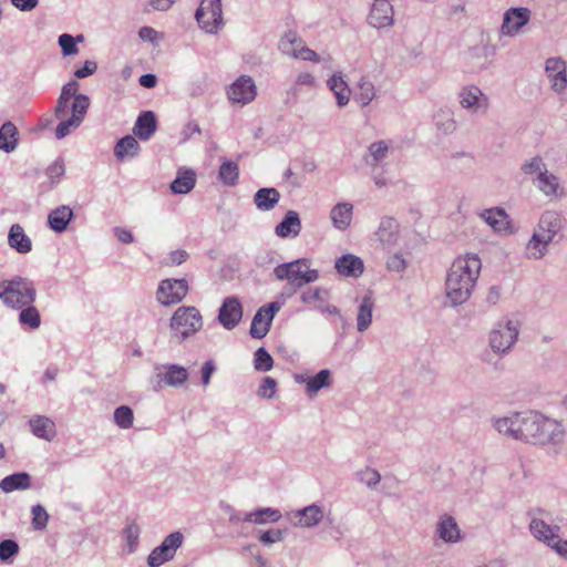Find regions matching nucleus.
Here are the masks:
<instances>
[{"label": "nucleus", "mask_w": 567, "mask_h": 567, "mask_svg": "<svg viewBox=\"0 0 567 567\" xmlns=\"http://www.w3.org/2000/svg\"><path fill=\"white\" fill-rule=\"evenodd\" d=\"M482 268L481 259L475 254L457 257L449 269L445 290L452 306L466 302L478 279Z\"/></svg>", "instance_id": "obj_1"}, {"label": "nucleus", "mask_w": 567, "mask_h": 567, "mask_svg": "<svg viewBox=\"0 0 567 567\" xmlns=\"http://www.w3.org/2000/svg\"><path fill=\"white\" fill-rule=\"evenodd\" d=\"M518 440L532 444H547L560 441L563 430L559 423L539 412H522Z\"/></svg>", "instance_id": "obj_2"}, {"label": "nucleus", "mask_w": 567, "mask_h": 567, "mask_svg": "<svg viewBox=\"0 0 567 567\" xmlns=\"http://www.w3.org/2000/svg\"><path fill=\"white\" fill-rule=\"evenodd\" d=\"M563 228L561 216L555 210H546L542 214L534 233L526 244L528 259L538 260L547 255L549 245Z\"/></svg>", "instance_id": "obj_3"}, {"label": "nucleus", "mask_w": 567, "mask_h": 567, "mask_svg": "<svg viewBox=\"0 0 567 567\" xmlns=\"http://www.w3.org/2000/svg\"><path fill=\"white\" fill-rule=\"evenodd\" d=\"M35 296L34 284L29 278L16 276L0 282V299L12 309H21L32 305Z\"/></svg>", "instance_id": "obj_4"}, {"label": "nucleus", "mask_w": 567, "mask_h": 567, "mask_svg": "<svg viewBox=\"0 0 567 567\" xmlns=\"http://www.w3.org/2000/svg\"><path fill=\"white\" fill-rule=\"evenodd\" d=\"M520 322L503 318L497 321L488 334V346L497 355H506L518 340Z\"/></svg>", "instance_id": "obj_5"}, {"label": "nucleus", "mask_w": 567, "mask_h": 567, "mask_svg": "<svg viewBox=\"0 0 567 567\" xmlns=\"http://www.w3.org/2000/svg\"><path fill=\"white\" fill-rule=\"evenodd\" d=\"M203 327L200 312L192 306H182L171 318L169 328L172 338L178 343L195 334Z\"/></svg>", "instance_id": "obj_6"}, {"label": "nucleus", "mask_w": 567, "mask_h": 567, "mask_svg": "<svg viewBox=\"0 0 567 567\" xmlns=\"http://www.w3.org/2000/svg\"><path fill=\"white\" fill-rule=\"evenodd\" d=\"M195 19L206 33L216 34L224 27L221 0H202Z\"/></svg>", "instance_id": "obj_7"}, {"label": "nucleus", "mask_w": 567, "mask_h": 567, "mask_svg": "<svg viewBox=\"0 0 567 567\" xmlns=\"http://www.w3.org/2000/svg\"><path fill=\"white\" fill-rule=\"evenodd\" d=\"M90 97L87 95H80L72 101L71 116L68 118H60L61 122L55 128L56 138L61 140L68 136L72 131L76 130L85 118L90 107Z\"/></svg>", "instance_id": "obj_8"}, {"label": "nucleus", "mask_w": 567, "mask_h": 567, "mask_svg": "<svg viewBox=\"0 0 567 567\" xmlns=\"http://www.w3.org/2000/svg\"><path fill=\"white\" fill-rule=\"evenodd\" d=\"M279 48L284 54L300 59L303 61H310L315 63L320 62L319 54L305 45L303 40L295 32L288 31L280 39Z\"/></svg>", "instance_id": "obj_9"}, {"label": "nucleus", "mask_w": 567, "mask_h": 567, "mask_svg": "<svg viewBox=\"0 0 567 567\" xmlns=\"http://www.w3.org/2000/svg\"><path fill=\"white\" fill-rule=\"evenodd\" d=\"M458 102L461 106L472 114L485 115L489 110V99L476 85H466L458 92Z\"/></svg>", "instance_id": "obj_10"}, {"label": "nucleus", "mask_w": 567, "mask_h": 567, "mask_svg": "<svg viewBox=\"0 0 567 567\" xmlns=\"http://www.w3.org/2000/svg\"><path fill=\"white\" fill-rule=\"evenodd\" d=\"M188 292V284L185 279L162 280L156 297L163 306H171L181 302Z\"/></svg>", "instance_id": "obj_11"}, {"label": "nucleus", "mask_w": 567, "mask_h": 567, "mask_svg": "<svg viewBox=\"0 0 567 567\" xmlns=\"http://www.w3.org/2000/svg\"><path fill=\"white\" fill-rule=\"evenodd\" d=\"M279 309L280 303L277 301L260 307L252 318L249 330L250 336L255 339L264 338L268 333L272 319Z\"/></svg>", "instance_id": "obj_12"}, {"label": "nucleus", "mask_w": 567, "mask_h": 567, "mask_svg": "<svg viewBox=\"0 0 567 567\" xmlns=\"http://www.w3.org/2000/svg\"><path fill=\"white\" fill-rule=\"evenodd\" d=\"M293 380L298 384H305L306 395L312 399L320 390L332 385V373L329 369H322L313 377H309L303 373H296L293 375Z\"/></svg>", "instance_id": "obj_13"}, {"label": "nucleus", "mask_w": 567, "mask_h": 567, "mask_svg": "<svg viewBox=\"0 0 567 567\" xmlns=\"http://www.w3.org/2000/svg\"><path fill=\"white\" fill-rule=\"evenodd\" d=\"M228 97L241 105L252 102L257 95L254 80L248 75H240L228 89Z\"/></svg>", "instance_id": "obj_14"}, {"label": "nucleus", "mask_w": 567, "mask_h": 567, "mask_svg": "<svg viewBox=\"0 0 567 567\" xmlns=\"http://www.w3.org/2000/svg\"><path fill=\"white\" fill-rule=\"evenodd\" d=\"M530 19V10L518 7L508 9L503 17L501 32L507 37H515L520 29L528 23Z\"/></svg>", "instance_id": "obj_15"}, {"label": "nucleus", "mask_w": 567, "mask_h": 567, "mask_svg": "<svg viewBox=\"0 0 567 567\" xmlns=\"http://www.w3.org/2000/svg\"><path fill=\"white\" fill-rule=\"evenodd\" d=\"M566 63L561 58H549L545 62V73L554 92L560 94L567 87Z\"/></svg>", "instance_id": "obj_16"}, {"label": "nucleus", "mask_w": 567, "mask_h": 567, "mask_svg": "<svg viewBox=\"0 0 567 567\" xmlns=\"http://www.w3.org/2000/svg\"><path fill=\"white\" fill-rule=\"evenodd\" d=\"M368 23L375 29L392 27L394 23L392 1L373 2L368 14Z\"/></svg>", "instance_id": "obj_17"}, {"label": "nucleus", "mask_w": 567, "mask_h": 567, "mask_svg": "<svg viewBox=\"0 0 567 567\" xmlns=\"http://www.w3.org/2000/svg\"><path fill=\"white\" fill-rule=\"evenodd\" d=\"M243 317V306L237 297H227L218 312L219 322L227 330H231L238 326Z\"/></svg>", "instance_id": "obj_18"}, {"label": "nucleus", "mask_w": 567, "mask_h": 567, "mask_svg": "<svg viewBox=\"0 0 567 567\" xmlns=\"http://www.w3.org/2000/svg\"><path fill=\"white\" fill-rule=\"evenodd\" d=\"M155 370L159 386L164 383L165 385L177 388L188 380L187 369L178 364H165L156 367Z\"/></svg>", "instance_id": "obj_19"}, {"label": "nucleus", "mask_w": 567, "mask_h": 567, "mask_svg": "<svg viewBox=\"0 0 567 567\" xmlns=\"http://www.w3.org/2000/svg\"><path fill=\"white\" fill-rule=\"evenodd\" d=\"M533 184L546 197H559L564 194L559 178L547 168L539 176L533 177Z\"/></svg>", "instance_id": "obj_20"}, {"label": "nucleus", "mask_w": 567, "mask_h": 567, "mask_svg": "<svg viewBox=\"0 0 567 567\" xmlns=\"http://www.w3.org/2000/svg\"><path fill=\"white\" fill-rule=\"evenodd\" d=\"M337 271L344 277L358 278L363 274L364 266L360 257L346 254L336 260Z\"/></svg>", "instance_id": "obj_21"}, {"label": "nucleus", "mask_w": 567, "mask_h": 567, "mask_svg": "<svg viewBox=\"0 0 567 567\" xmlns=\"http://www.w3.org/2000/svg\"><path fill=\"white\" fill-rule=\"evenodd\" d=\"M301 220L296 210H288L276 226L275 234L280 238L297 237L301 231Z\"/></svg>", "instance_id": "obj_22"}, {"label": "nucleus", "mask_w": 567, "mask_h": 567, "mask_svg": "<svg viewBox=\"0 0 567 567\" xmlns=\"http://www.w3.org/2000/svg\"><path fill=\"white\" fill-rule=\"evenodd\" d=\"M481 217L486 224H488L493 228L494 231L499 234L509 233L508 215L503 208L494 207L485 209L481 214Z\"/></svg>", "instance_id": "obj_23"}, {"label": "nucleus", "mask_w": 567, "mask_h": 567, "mask_svg": "<svg viewBox=\"0 0 567 567\" xmlns=\"http://www.w3.org/2000/svg\"><path fill=\"white\" fill-rule=\"evenodd\" d=\"M522 412H516L507 416L493 419L494 429L503 435L518 440Z\"/></svg>", "instance_id": "obj_24"}, {"label": "nucleus", "mask_w": 567, "mask_h": 567, "mask_svg": "<svg viewBox=\"0 0 567 567\" xmlns=\"http://www.w3.org/2000/svg\"><path fill=\"white\" fill-rule=\"evenodd\" d=\"M353 205L350 203H338L330 210L332 225L338 230H347L352 221Z\"/></svg>", "instance_id": "obj_25"}, {"label": "nucleus", "mask_w": 567, "mask_h": 567, "mask_svg": "<svg viewBox=\"0 0 567 567\" xmlns=\"http://www.w3.org/2000/svg\"><path fill=\"white\" fill-rule=\"evenodd\" d=\"M157 121L152 111L142 112L135 122L133 133L142 141H147L156 131Z\"/></svg>", "instance_id": "obj_26"}, {"label": "nucleus", "mask_w": 567, "mask_h": 567, "mask_svg": "<svg viewBox=\"0 0 567 567\" xmlns=\"http://www.w3.org/2000/svg\"><path fill=\"white\" fill-rule=\"evenodd\" d=\"M73 218V210L68 205H61L48 216V224L55 233H63Z\"/></svg>", "instance_id": "obj_27"}, {"label": "nucleus", "mask_w": 567, "mask_h": 567, "mask_svg": "<svg viewBox=\"0 0 567 567\" xmlns=\"http://www.w3.org/2000/svg\"><path fill=\"white\" fill-rule=\"evenodd\" d=\"M399 235V224L392 217L384 216L381 218L378 230L375 231L377 238L382 245H393Z\"/></svg>", "instance_id": "obj_28"}, {"label": "nucleus", "mask_w": 567, "mask_h": 567, "mask_svg": "<svg viewBox=\"0 0 567 567\" xmlns=\"http://www.w3.org/2000/svg\"><path fill=\"white\" fill-rule=\"evenodd\" d=\"M280 193L274 187H264L254 195V203L261 212H269L279 203Z\"/></svg>", "instance_id": "obj_29"}, {"label": "nucleus", "mask_w": 567, "mask_h": 567, "mask_svg": "<svg viewBox=\"0 0 567 567\" xmlns=\"http://www.w3.org/2000/svg\"><path fill=\"white\" fill-rule=\"evenodd\" d=\"M532 535L548 546L557 538L559 527L550 526L542 519L533 518L529 524Z\"/></svg>", "instance_id": "obj_30"}, {"label": "nucleus", "mask_w": 567, "mask_h": 567, "mask_svg": "<svg viewBox=\"0 0 567 567\" xmlns=\"http://www.w3.org/2000/svg\"><path fill=\"white\" fill-rule=\"evenodd\" d=\"M327 85L333 92L339 107L346 106L350 101L351 90L340 73L333 74Z\"/></svg>", "instance_id": "obj_31"}, {"label": "nucleus", "mask_w": 567, "mask_h": 567, "mask_svg": "<svg viewBox=\"0 0 567 567\" xmlns=\"http://www.w3.org/2000/svg\"><path fill=\"white\" fill-rule=\"evenodd\" d=\"M8 244L12 249L20 254H28L32 249L30 238L24 234L23 228L19 224H13L10 227Z\"/></svg>", "instance_id": "obj_32"}, {"label": "nucleus", "mask_w": 567, "mask_h": 567, "mask_svg": "<svg viewBox=\"0 0 567 567\" xmlns=\"http://www.w3.org/2000/svg\"><path fill=\"white\" fill-rule=\"evenodd\" d=\"M196 184V174L192 169H179L176 178L171 183V192L176 195L189 193Z\"/></svg>", "instance_id": "obj_33"}, {"label": "nucleus", "mask_w": 567, "mask_h": 567, "mask_svg": "<svg viewBox=\"0 0 567 567\" xmlns=\"http://www.w3.org/2000/svg\"><path fill=\"white\" fill-rule=\"evenodd\" d=\"M31 432L43 440L50 441L55 435V424L47 416L35 415L29 421Z\"/></svg>", "instance_id": "obj_34"}, {"label": "nucleus", "mask_w": 567, "mask_h": 567, "mask_svg": "<svg viewBox=\"0 0 567 567\" xmlns=\"http://www.w3.org/2000/svg\"><path fill=\"white\" fill-rule=\"evenodd\" d=\"M323 517V511L318 505H310L296 512L295 518L297 519V524L302 527H313L319 522H321Z\"/></svg>", "instance_id": "obj_35"}, {"label": "nucleus", "mask_w": 567, "mask_h": 567, "mask_svg": "<svg viewBox=\"0 0 567 567\" xmlns=\"http://www.w3.org/2000/svg\"><path fill=\"white\" fill-rule=\"evenodd\" d=\"M373 309V299L370 296H364L358 308L357 315V329L359 332H364L371 326Z\"/></svg>", "instance_id": "obj_36"}, {"label": "nucleus", "mask_w": 567, "mask_h": 567, "mask_svg": "<svg viewBox=\"0 0 567 567\" xmlns=\"http://www.w3.org/2000/svg\"><path fill=\"white\" fill-rule=\"evenodd\" d=\"M301 264H306V259H297L291 262L280 264L274 269V274L278 280H291L305 276L301 270Z\"/></svg>", "instance_id": "obj_37"}, {"label": "nucleus", "mask_w": 567, "mask_h": 567, "mask_svg": "<svg viewBox=\"0 0 567 567\" xmlns=\"http://www.w3.org/2000/svg\"><path fill=\"white\" fill-rule=\"evenodd\" d=\"M435 127L444 135H450L456 130L454 114L449 109H440L433 116Z\"/></svg>", "instance_id": "obj_38"}, {"label": "nucleus", "mask_w": 567, "mask_h": 567, "mask_svg": "<svg viewBox=\"0 0 567 567\" xmlns=\"http://www.w3.org/2000/svg\"><path fill=\"white\" fill-rule=\"evenodd\" d=\"M375 96L377 91L374 84L369 78L362 76L358 82V91L354 95L355 102L359 103L360 106L365 107Z\"/></svg>", "instance_id": "obj_39"}, {"label": "nucleus", "mask_w": 567, "mask_h": 567, "mask_svg": "<svg viewBox=\"0 0 567 567\" xmlns=\"http://www.w3.org/2000/svg\"><path fill=\"white\" fill-rule=\"evenodd\" d=\"M18 130L12 122H6L0 127V150L10 153L16 150L18 144Z\"/></svg>", "instance_id": "obj_40"}, {"label": "nucleus", "mask_w": 567, "mask_h": 567, "mask_svg": "<svg viewBox=\"0 0 567 567\" xmlns=\"http://www.w3.org/2000/svg\"><path fill=\"white\" fill-rule=\"evenodd\" d=\"M140 152V144L135 137L131 135H126L118 140L114 147V155L118 159H124L125 157H135Z\"/></svg>", "instance_id": "obj_41"}, {"label": "nucleus", "mask_w": 567, "mask_h": 567, "mask_svg": "<svg viewBox=\"0 0 567 567\" xmlns=\"http://www.w3.org/2000/svg\"><path fill=\"white\" fill-rule=\"evenodd\" d=\"M281 518V514L279 511L266 507L260 508L255 512L247 513L244 517L245 522L254 523V524H266V523H276Z\"/></svg>", "instance_id": "obj_42"}, {"label": "nucleus", "mask_w": 567, "mask_h": 567, "mask_svg": "<svg viewBox=\"0 0 567 567\" xmlns=\"http://www.w3.org/2000/svg\"><path fill=\"white\" fill-rule=\"evenodd\" d=\"M439 536L445 542H456L460 538V529L454 520L450 516H445L441 519L437 525Z\"/></svg>", "instance_id": "obj_43"}, {"label": "nucleus", "mask_w": 567, "mask_h": 567, "mask_svg": "<svg viewBox=\"0 0 567 567\" xmlns=\"http://www.w3.org/2000/svg\"><path fill=\"white\" fill-rule=\"evenodd\" d=\"M218 177L224 185L235 186L239 177V167L235 162L224 159L218 172Z\"/></svg>", "instance_id": "obj_44"}, {"label": "nucleus", "mask_w": 567, "mask_h": 567, "mask_svg": "<svg viewBox=\"0 0 567 567\" xmlns=\"http://www.w3.org/2000/svg\"><path fill=\"white\" fill-rule=\"evenodd\" d=\"M29 486L30 477L25 473L9 475L4 477L0 483V487L6 493L13 492L14 489H24L28 488Z\"/></svg>", "instance_id": "obj_45"}, {"label": "nucleus", "mask_w": 567, "mask_h": 567, "mask_svg": "<svg viewBox=\"0 0 567 567\" xmlns=\"http://www.w3.org/2000/svg\"><path fill=\"white\" fill-rule=\"evenodd\" d=\"M388 152L389 145L384 141L374 142L369 146L364 161L370 166H377L386 157Z\"/></svg>", "instance_id": "obj_46"}, {"label": "nucleus", "mask_w": 567, "mask_h": 567, "mask_svg": "<svg viewBox=\"0 0 567 567\" xmlns=\"http://www.w3.org/2000/svg\"><path fill=\"white\" fill-rule=\"evenodd\" d=\"M19 322L30 329H38L41 324V316L39 310L32 305L21 308L19 313Z\"/></svg>", "instance_id": "obj_47"}, {"label": "nucleus", "mask_w": 567, "mask_h": 567, "mask_svg": "<svg viewBox=\"0 0 567 567\" xmlns=\"http://www.w3.org/2000/svg\"><path fill=\"white\" fill-rule=\"evenodd\" d=\"M133 410L127 405H121L114 411V422L121 429H131L133 426Z\"/></svg>", "instance_id": "obj_48"}, {"label": "nucleus", "mask_w": 567, "mask_h": 567, "mask_svg": "<svg viewBox=\"0 0 567 567\" xmlns=\"http://www.w3.org/2000/svg\"><path fill=\"white\" fill-rule=\"evenodd\" d=\"M274 359L265 348H259L255 352L254 368L257 371L267 372L272 369Z\"/></svg>", "instance_id": "obj_49"}, {"label": "nucleus", "mask_w": 567, "mask_h": 567, "mask_svg": "<svg viewBox=\"0 0 567 567\" xmlns=\"http://www.w3.org/2000/svg\"><path fill=\"white\" fill-rule=\"evenodd\" d=\"M173 556L174 551L162 544L161 546L156 547L148 556V565L151 567H158L163 563L171 559Z\"/></svg>", "instance_id": "obj_50"}, {"label": "nucleus", "mask_w": 567, "mask_h": 567, "mask_svg": "<svg viewBox=\"0 0 567 567\" xmlns=\"http://www.w3.org/2000/svg\"><path fill=\"white\" fill-rule=\"evenodd\" d=\"M78 41H83V35L73 38L71 34L63 33L59 37V45L61 47L63 55H73L79 52L76 47Z\"/></svg>", "instance_id": "obj_51"}, {"label": "nucleus", "mask_w": 567, "mask_h": 567, "mask_svg": "<svg viewBox=\"0 0 567 567\" xmlns=\"http://www.w3.org/2000/svg\"><path fill=\"white\" fill-rule=\"evenodd\" d=\"M547 168V165L544 163L543 158L540 156H535V157H532L529 158L528 161H526L523 165H522V172L525 174V175H530V176H539L543 171H545Z\"/></svg>", "instance_id": "obj_52"}, {"label": "nucleus", "mask_w": 567, "mask_h": 567, "mask_svg": "<svg viewBox=\"0 0 567 567\" xmlns=\"http://www.w3.org/2000/svg\"><path fill=\"white\" fill-rule=\"evenodd\" d=\"M328 290L323 288L308 289L301 293V300L305 303H313L317 305L326 303L328 300Z\"/></svg>", "instance_id": "obj_53"}, {"label": "nucleus", "mask_w": 567, "mask_h": 567, "mask_svg": "<svg viewBox=\"0 0 567 567\" xmlns=\"http://www.w3.org/2000/svg\"><path fill=\"white\" fill-rule=\"evenodd\" d=\"M319 272L316 269L307 270L305 276L288 280V285L292 288V292L302 288L305 285L318 280Z\"/></svg>", "instance_id": "obj_54"}, {"label": "nucleus", "mask_w": 567, "mask_h": 567, "mask_svg": "<svg viewBox=\"0 0 567 567\" xmlns=\"http://www.w3.org/2000/svg\"><path fill=\"white\" fill-rule=\"evenodd\" d=\"M277 382L270 377L262 379L261 384L258 388V395L264 399H274L276 395Z\"/></svg>", "instance_id": "obj_55"}, {"label": "nucleus", "mask_w": 567, "mask_h": 567, "mask_svg": "<svg viewBox=\"0 0 567 567\" xmlns=\"http://www.w3.org/2000/svg\"><path fill=\"white\" fill-rule=\"evenodd\" d=\"M32 524L35 529H43L49 520V515L41 505L32 507Z\"/></svg>", "instance_id": "obj_56"}, {"label": "nucleus", "mask_w": 567, "mask_h": 567, "mask_svg": "<svg viewBox=\"0 0 567 567\" xmlns=\"http://www.w3.org/2000/svg\"><path fill=\"white\" fill-rule=\"evenodd\" d=\"M19 551V545L12 539L0 543V560L6 561Z\"/></svg>", "instance_id": "obj_57"}, {"label": "nucleus", "mask_w": 567, "mask_h": 567, "mask_svg": "<svg viewBox=\"0 0 567 567\" xmlns=\"http://www.w3.org/2000/svg\"><path fill=\"white\" fill-rule=\"evenodd\" d=\"M65 172L62 158L54 161L47 169V175L52 183H55Z\"/></svg>", "instance_id": "obj_58"}, {"label": "nucleus", "mask_w": 567, "mask_h": 567, "mask_svg": "<svg viewBox=\"0 0 567 567\" xmlns=\"http://www.w3.org/2000/svg\"><path fill=\"white\" fill-rule=\"evenodd\" d=\"M360 481L368 486H372L380 482V474L373 468L365 467L360 472Z\"/></svg>", "instance_id": "obj_59"}, {"label": "nucleus", "mask_w": 567, "mask_h": 567, "mask_svg": "<svg viewBox=\"0 0 567 567\" xmlns=\"http://www.w3.org/2000/svg\"><path fill=\"white\" fill-rule=\"evenodd\" d=\"M78 91L79 83L75 80H71L70 82L63 85L60 95L69 100L73 99V101H75L76 96L84 95L83 93H78Z\"/></svg>", "instance_id": "obj_60"}, {"label": "nucleus", "mask_w": 567, "mask_h": 567, "mask_svg": "<svg viewBox=\"0 0 567 567\" xmlns=\"http://www.w3.org/2000/svg\"><path fill=\"white\" fill-rule=\"evenodd\" d=\"M96 70H97L96 62H94V61H85L82 68L75 70L74 76L76 79H84V78H86L89 75L94 74L96 72Z\"/></svg>", "instance_id": "obj_61"}, {"label": "nucleus", "mask_w": 567, "mask_h": 567, "mask_svg": "<svg viewBox=\"0 0 567 567\" xmlns=\"http://www.w3.org/2000/svg\"><path fill=\"white\" fill-rule=\"evenodd\" d=\"M386 267L391 271L400 272L405 269L406 262L402 256L393 255L388 259Z\"/></svg>", "instance_id": "obj_62"}, {"label": "nucleus", "mask_w": 567, "mask_h": 567, "mask_svg": "<svg viewBox=\"0 0 567 567\" xmlns=\"http://www.w3.org/2000/svg\"><path fill=\"white\" fill-rule=\"evenodd\" d=\"M215 370H216V367H215L214 361H212V360H208L203 364L200 373H202V384L204 386H207L209 384L210 378H212L213 373L215 372Z\"/></svg>", "instance_id": "obj_63"}, {"label": "nucleus", "mask_w": 567, "mask_h": 567, "mask_svg": "<svg viewBox=\"0 0 567 567\" xmlns=\"http://www.w3.org/2000/svg\"><path fill=\"white\" fill-rule=\"evenodd\" d=\"M182 540H183L182 534L176 532V533H172L171 535H168L162 544L175 553V550L181 546Z\"/></svg>", "instance_id": "obj_64"}]
</instances>
